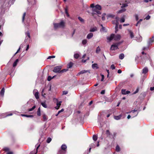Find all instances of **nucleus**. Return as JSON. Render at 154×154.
Instances as JSON below:
<instances>
[{
    "label": "nucleus",
    "instance_id": "obj_1",
    "mask_svg": "<svg viewBox=\"0 0 154 154\" xmlns=\"http://www.w3.org/2000/svg\"><path fill=\"white\" fill-rule=\"evenodd\" d=\"M121 38V35H115L114 34H112L109 36L108 37L107 39L109 42H110L112 40L116 41L119 40Z\"/></svg>",
    "mask_w": 154,
    "mask_h": 154
},
{
    "label": "nucleus",
    "instance_id": "obj_2",
    "mask_svg": "<svg viewBox=\"0 0 154 154\" xmlns=\"http://www.w3.org/2000/svg\"><path fill=\"white\" fill-rule=\"evenodd\" d=\"M54 27L55 29L59 28H63L65 26V23L63 21H61L59 23L54 24Z\"/></svg>",
    "mask_w": 154,
    "mask_h": 154
},
{
    "label": "nucleus",
    "instance_id": "obj_3",
    "mask_svg": "<svg viewBox=\"0 0 154 154\" xmlns=\"http://www.w3.org/2000/svg\"><path fill=\"white\" fill-rule=\"evenodd\" d=\"M116 20L113 21L112 23H115L116 24L115 26V32L116 33L117 31H118V26L119 24V18L118 17H116L115 18Z\"/></svg>",
    "mask_w": 154,
    "mask_h": 154
},
{
    "label": "nucleus",
    "instance_id": "obj_4",
    "mask_svg": "<svg viewBox=\"0 0 154 154\" xmlns=\"http://www.w3.org/2000/svg\"><path fill=\"white\" fill-rule=\"evenodd\" d=\"M62 68L61 66H59L54 67L53 72H54L60 73L61 69Z\"/></svg>",
    "mask_w": 154,
    "mask_h": 154
},
{
    "label": "nucleus",
    "instance_id": "obj_5",
    "mask_svg": "<svg viewBox=\"0 0 154 154\" xmlns=\"http://www.w3.org/2000/svg\"><path fill=\"white\" fill-rule=\"evenodd\" d=\"M128 6V5L126 4H122L121 6L122 9L120 10L117 12L118 14L122 13L125 12L126 11V9L124 8Z\"/></svg>",
    "mask_w": 154,
    "mask_h": 154
},
{
    "label": "nucleus",
    "instance_id": "obj_6",
    "mask_svg": "<svg viewBox=\"0 0 154 154\" xmlns=\"http://www.w3.org/2000/svg\"><path fill=\"white\" fill-rule=\"evenodd\" d=\"M101 8V6L99 5H97L95 6V8L93 9V11H94L96 12L97 14H100V12L97 9L100 10Z\"/></svg>",
    "mask_w": 154,
    "mask_h": 154
},
{
    "label": "nucleus",
    "instance_id": "obj_7",
    "mask_svg": "<svg viewBox=\"0 0 154 154\" xmlns=\"http://www.w3.org/2000/svg\"><path fill=\"white\" fill-rule=\"evenodd\" d=\"M131 116L132 118H134L137 116L138 114V112H137V110L135 109L131 111Z\"/></svg>",
    "mask_w": 154,
    "mask_h": 154
},
{
    "label": "nucleus",
    "instance_id": "obj_8",
    "mask_svg": "<svg viewBox=\"0 0 154 154\" xmlns=\"http://www.w3.org/2000/svg\"><path fill=\"white\" fill-rule=\"evenodd\" d=\"M33 94L37 99H38L39 98L38 95V92L36 90H34L33 91Z\"/></svg>",
    "mask_w": 154,
    "mask_h": 154
},
{
    "label": "nucleus",
    "instance_id": "obj_9",
    "mask_svg": "<svg viewBox=\"0 0 154 154\" xmlns=\"http://www.w3.org/2000/svg\"><path fill=\"white\" fill-rule=\"evenodd\" d=\"M99 146V142L98 141L97 145V146ZM96 143L95 142H94V143H91L90 145V147H91L92 148H94L96 147Z\"/></svg>",
    "mask_w": 154,
    "mask_h": 154
},
{
    "label": "nucleus",
    "instance_id": "obj_10",
    "mask_svg": "<svg viewBox=\"0 0 154 154\" xmlns=\"http://www.w3.org/2000/svg\"><path fill=\"white\" fill-rule=\"evenodd\" d=\"M118 48V45L114 44L112 45L110 49L111 50H116Z\"/></svg>",
    "mask_w": 154,
    "mask_h": 154
},
{
    "label": "nucleus",
    "instance_id": "obj_11",
    "mask_svg": "<svg viewBox=\"0 0 154 154\" xmlns=\"http://www.w3.org/2000/svg\"><path fill=\"white\" fill-rule=\"evenodd\" d=\"M121 92L124 95L128 94L130 93V91H126L125 89H122Z\"/></svg>",
    "mask_w": 154,
    "mask_h": 154
},
{
    "label": "nucleus",
    "instance_id": "obj_12",
    "mask_svg": "<svg viewBox=\"0 0 154 154\" xmlns=\"http://www.w3.org/2000/svg\"><path fill=\"white\" fill-rule=\"evenodd\" d=\"M5 92V89L4 87L2 89L0 92V94L1 96L3 97L4 96V93Z\"/></svg>",
    "mask_w": 154,
    "mask_h": 154
},
{
    "label": "nucleus",
    "instance_id": "obj_13",
    "mask_svg": "<svg viewBox=\"0 0 154 154\" xmlns=\"http://www.w3.org/2000/svg\"><path fill=\"white\" fill-rule=\"evenodd\" d=\"M97 30V28L96 27H91L90 29V32H94L96 31Z\"/></svg>",
    "mask_w": 154,
    "mask_h": 154
},
{
    "label": "nucleus",
    "instance_id": "obj_14",
    "mask_svg": "<svg viewBox=\"0 0 154 154\" xmlns=\"http://www.w3.org/2000/svg\"><path fill=\"white\" fill-rule=\"evenodd\" d=\"M89 72L88 70H82L80 72H79L77 75L78 76L80 74H84V73L87 72Z\"/></svg>",
    "mask_w": 154,
    "mask_h": 154
},
{
    "label": "nucleus",
    "instance_id": "obj_15",
    "mask_svg": "<svg viewBox=\"0 0 154 154\" xmlns=\"http://www.w3.org/2000/svg\"><path fill=\"white\" fill-rule=\"evenodd\" d=\"M31 39V37H26L24 42L25 43H27L30 42Z\"/></svg>",
    "mask_w": 154,
    "mask_h": 154
},
{
    "label": "nucleus",
    "instance_id": "obj_16",
    "mask_svg": "<svg viewBox=\"0 0 154 154\" xmlns=\"http://www.w3.org/2000/svg\"><path fill=\"white\" fill-rule=\"evenodd\" d=\"M128 31L129 34H130V37L131 38H133L134 36L133 32L131 30H129Z\"/></svg>",
    "mask_w": 154,
    "mask_h": 154
},
{
    "label": "nucleus",
    "instance_id": "obj_17",
    "mask_svg": "<svg viewBox=\"0 0 154 154\" xmlns=\"http://www.w3.org/2000/svg\"><path fill=\"white\" fill-rule=\"evenodd\" d=\"M148 72V69L146 67L144 68L143 69L142 73L143 74H146Z\"/></svg>",
    "mask_w": 154,
    "mask_h": 154
},
{
    "label": "nucleus",
    "instance_id": "obj_18",
    "mask_svg": "<svg viewBox=\"0 0 154 154\" xmlns=\"http://www.w3.org/2000/svg\"><path fill=\"white\" fill-rule=\"evenodd\" d=\"M93 33H90L87 35V38L88 39H89L91 38L93 36Z\"/></svg>",
    "mask_w": 154,
    "mask_h": 154
},
{
    "label": "nucleus",
    "instance_id": "obj_19",
    "mask_svg": "<svg viewBox=\"0 0 154 154\" xmlns=\"http://www.w3.org/2000/svg\"><path fill=\"white\" fill-rule=\"evenodd\" d=\"M154 42V36L152 37V38H150L149 41L148 43L150 44Z\"/></svg>",
    "mask_w": 154,
    "mask_h": 154
},
{
    "label": "nucleus",
    "instance_id": "obj_20",
    "mask_svg": "<svg viewBox=\"0 0 154 154\" xmlns=\"http://www.w3.org/2000/svg\"><path fill=\"white\" fill-rule=\"evenodd\" d=\"M122 117V115H120L118 116H116L114 117L115 119L116 120H118L121 119Z\"/></svg>",
    "mask_w": 154,
    "mask_h": 154
},
{
    "label": "nucleus",
    "instance_id": "obj_21",
    "mask_svg": "<svg viewBox=\"0 0 154 154\" xmlns=\"http://www.w3.org/2000/svg\"><path fill=\"white\" fill-rule=\"evenodd\" d=\"M21 115L22 116L26 117H27L33 118V115H29L26 114H21Z\"/></svg>",
    "mask_w": 154,
    "mask_h": 154
},
{
    "label": "nucleus",
    "instance_id": "obj_22",
    "mask_svg": "<svg viewBox=\"0 0 154 154\" xmlns=\"http://www.w3.org/2000/svg\"><path fill=\"white\" fill-rule=\"evenodd\" d=\"M42 116L44 121H46L48 120V118L47 116L45 114H43L42 115Z\"/></svg>",
    "mask_w": 154,
    "mask_h": 154
},
{
    "label": "nucleus",
    "instance_id": "obj_23",
    "mask_svg": "<svg viewBox=\"0 0 154 154\" xmlns=\"http://www.w3.org/2000/svg\"><path fill=\"white\" fill-rule=\"evenodd\" d=\"M97 64L96 63H94V64H93L92 66V68L94 69H98V66H97Z\"/></svg>",
    "mask_w": 154,
    "mask_h": 154
},
{
    "label": "nucleus",
    "instance_id": "obj_24",
    "mask_svg": "<svg viewBox=\"0 0 154 154\" xmlns=\"http://www.w3.org/2000/svg\"><path fill=\"white\" fill-rule=\"evenodd\" d=\"M124 54L123 53L120 54L119 56V58L121 60L123 59L124 58Z\"/></svg>",
    "mask_w": 154,
    "mask_h": 154
},
{
    "label": "nucleus",
    "instance_id": "obj_25",
    "mask_svg": "<svg viewBox=\"0 0 154 154\" xmlns=\"http://www.w3.org/2000/svg\"><path fill=\"white\" fill-rule=\"evenodd\" d=\"M73 65V63L72 62L69 63L67 66V68L68 69L71 68Z\"/></svg>",
    "mask_w": 154,
    "mask_h": 154
},
{
    "label": "nucleus",
    "instance_id": "obj_26",
    "mask_svg": "<svg viewBox=\"0 0 154 154\" xmlns=\"http://www.w3.org/2000/svg\"><path fill=\"white\" fill-rule=\"evenodd\" d=\"M40 146V145L39 144L38 146L36 148V152H35V151H32V152H31L30 154H36V153H37V149H38V148H39V147Z\"/></svg>",
    "mask_w": 154,
    "mask_h": 154
},
{
    "label": "nucleus",
    "instance_id": "obj_27",
    "mask_svg": "<svg viewBox=\"0 0 154 154\" xmlns=\"http://www.w3.org/2000/svg\"><path fill=\"white\" fill-rule=\"evenodd\" d=\"M67 146H66L65 144H63L61 146V148L62 149L65 150L66 149Z\"/></svg>",
    "mask_w": 154,
    "mask_h": 154
},
{
    "label": "nucleus",
    "instance_id": "obj_28",
    "mask_svg": "<svg viewBox=\"0 0 154 154\" xmlns=\"http://www.w3.org/2000/svg\"><path fill=\"white\" fill-rule=\"evenodd\" d=\"M105 99V101L106 102H111L112 101V100L110 98L106 97Z\"/></svg>",
    "mask_w": 154,
    "mask_h": 154
},
{
    "label": "nucleus",
    "instance_id": "obj_29",
    "mask_svg": "<svg viewBox=\"0 0 154 154\" xmlns=\"http://www.w3.org/2000/svg\"><path fill=\"white\" fill-rule=\"evenodd\" d=\"M19 61V60L18 59H17L15 61L14 63L13 64V66L15 67L16 66L17 63Z\"/></svg>",
    "mask_w": 154,
    "mask_h": 154
},
{
    "label": "nucleus",
    "instance_id": "obj_30",
    "mask_svg": "<svg viewBox=\"0 0 154 154\" xmlns=\"http://www.w3.org/2000/svg\"><path fill=\"white\" fill-rule=\"evenodd\" d=\"M37 115L38 116H40L41 115V110L40 107H39L38 109V110L37 111Z\"/></svg>",
    "mask_w": 154,
    "mask_h": 154
},
{
    "label": "nucleus",
    "instance_id": "obj_31",
    "mask_svg": "<svg viewBox=\"0 0 154 154\" xmlns=\"http://www.w3.org/2000/svg\"><path fill=\"white\" fill-rule=\"evenodd\" d=\"M41 104L45 108H47V106L45 102H42Z\"/></svg>",
    "mask_w": 154,
    "mask_h": 154
},
{
    "label": "nucleus",
    "instance_id": "obj_32",
    "mask_svg": "<svg viewBox=\"0 0 154 154\" xmlns=\"http://www.w3.org/2000/svg\"><path fill=\"white\" fill-rule=\"evenodd\" d=\"M100 51V48L99 46H98L96 48V52L97 53H98Z\"/></svg>",
    "mask_w": 154,
    "mask_h": 154
},
{
    "label": "nucleus",
    "instance_id": "obj_33",
    "mask_svg": "<svg viewBox=\"0 0 154 154\" xmlns=\"http://www.w3.org/2000/svg\"><path fill=\"white\" fill-rule=\"evenodd\" d=\"M26 37H31L29 31L26 32H25Z\"/></svg>",
    "mask_w": 154,
    "mask_h": 154
},
{
    "label": "nucleus",
    "instance_id": "obj_34",
    "mask_svg": "<svg viewBox=\"0 0 154 154\" xmlns=\"http://www.w3.org/2000/svg\"><path fill=\"white\" fill-rule=\"evenodd\" d=\"M97 135H94L93 136V139L94 141H96L97 140Z\"/></svg>",
    "mask_w": 154,
    "mask_h": 154
},
{
    "label": "nucleus",
    "instance_id": "obj_35",
    "mask_svg": "<svg viewBox=\"0 0 154 154\" xmlns=\"http://www.w3.org/2000/svg\"><path fill=\"white\" fill-rule=\"evenodd\" d=\"M116 151L118 152H119L120 151V148L119 145H117L116 146Z\"/></svg>",
    "mask_w": 154,
    "mask_h": 154
},
{
    "label": "nucleus",
    "instance_id": "obj_36",
    "mask_svg": "<svg viewBox=\"0 0 154 154\" xmlns=\"http://www.w3.org/2000/svg\"><path fill=\"white\" fill-rule=\"evenodd\" d=\"M35 106L34 105L31 108L29 109L28 110L29 112L31 111L34 110L35 108Z\"/></svg>",
    "mask_w": 154,
    "mask_h": 154
},
{
    "label": "nucleus",
    "instance_id": "obj_37",
    "mask_svg": "<svg viewBox=\"0 0 154 154\" xmlns=\"http://www.w3.org/2000/svg\"><path fill=\"white\" fill-rule=\"evenodd\" d=\"M78 18L79 20L82 23H84V19H82V18L79 17H78Z\"/></svg>",
    "mask_w": 154,
    "mask_h": 154
},
{
    "label": "nucleus",
    "instance_id": "obj_38",
    "mask_svg": "<svg viewBox=\"0 0 154 154\" xmlns=\"http://www.w3.org/2000/svg\"><path fill=\"white\" fill-rule=\"evenodd\" d=\"M139 15L138 14H135L134 15V16L136 20H138V19H139Z\"/></svg>",
    "mask_w": 154,
    "mask_h": 154
},
{
    "label": "nucleus",
    "instance_id": "obj_39",
    "mask_svg": "<svg viewBox=\"0 0 154 154\" xmlns=\"http://www.w3.org/2000/svg\"><path fill=\"white\" fill-rule=\"evenodd\" d=\"M106 15V14H103L102 15V19L103 20H105V17Z\"/></svg>",
    "mask_w": 154,
    "mask_h": 154
},
{
    "label": "nucleus",
    "instance_id": "obj_40",
    "mask_svg": "<svg viewBox=\"0 0 154 154\" xmlns=\"http://www.w3.org/2000/svg\"><path fill=\"white\" fill-rule=\"evenodd\" d=\"M51 140V139L50 137H48L47 140L46 142L48 143H49Z\"/></svg>",
    "mask_w": 154,
    "mask_h": 154
},
{
    "label": "nucleus",
    "instance_id": "obj_41",
    "mask_svg": "<svg viewBox=\"0 0 154 154\" xmlns=\"http://www.w3.org/2000/svg\"><path fill=\"white\" fill-rule=\"evenodd\" d=\"M74 56L75 58L77 59L79 57V54H74Z\"/></svg>",
    "mask_w": 154,
    "mask_h": 154
},
{
    "label": "nucleus",
    "instance_id": "obj_42",
    "mask_svg": "<svg viewBox=\"0 0 154 154\" xmlns=\"http://www.w3.org/2000/svg\"><path fill=\"white\" fill-rule=\"evenodd\" d=\"M68 70V69H64L60 71V73H62L64 72H66Z\"/></svg>",
    "mask_w": 154,
    "mask_h": 154
},
{
    "label": "nucleus",
    "instance_id": "obj_43",
    "mask_svg": "<svg viewBox=\"0 0 154 154\" xmlns=\"http://www.w3.org/2000/svg\"><path fill=\"white\" fill-rule=\"evenodd\" d=\"M101 26H102V28L100 29V31L101 32H105V27H103L102 25H101Z\"/></svg>",
    "mask_w": 154,
    "mask_h": 154
},
{
    "label": "nucleus",
    "instance_id": "obj_44",
    "mask_svg": "<svg viewBox=\"0 0 154 154\" xmlns=\"http://www.w3.org/2000/svg\"><path fill=\"white\" fill-rule=\"evenodd\" d=\"M125 21V19L124 17H122L120 20V21L121 23H123Z\"/></svg>",
    "mask_w": 154,
    "mask_h": 154
},
{
    "label": "nucleus",
    "instance_id": "obj_45",
    "mask_svg": "<svg viewBox=\"0 0 154 154\" xmlns=\"http://www.w3.org/2000/svg\"><path fill=\"white\" fill-rule=\"evenodd\" d=\"M61 103H62L61 101H58L57 102V106H60L61 105Z\"/></svg>",
    "mask_w": 154,
    "mask_h": 154
},
{
    "label": "nucleus",
    "instance_id": "obj_46",
    "mask_svg": "<svg viewBox=\"0 0 154 154\" xmlns=\"http://www.w3.org/2000/svg\"><path fill=\"white\" fill-rule=\"evenodd\" d=\"M107 17H108V18L109 17H115V15H113V14H109L108 16H107Z\"/></svg>",
    "mask_w": 154,
    "mask_h": 154
},
{
    "label": "nucleus",
    "instance_id": "obj_47",
    "mask_svg": "<svg viewBox=\"0 0 154 154\" xmlns=\"http://www.w3.org/2000/svg\"><path fill=\"white\" fill-rule=\"evenodd\" d=\"M87 42V40L86 39H85L82 41V44L83 45H85Z\"/></svg>",
    "mask_w": 154,
    "mask_h": 154
},
{
    "label": "nucleus",
    "instance_id": "obj_48",
    "mask_svg": "<svg viewBox=\"0 0 154 154\" xmlns=\"http://www.w3.org/2000/svg\"><path fill=\"white\" fill-rule=\"evenodd\" d=\"M26 13H23V17H22V21L23 22L24 21V18H25V17L26 16Z\"/></svg>",
    "mask_w": 154,
    "mask_h": 154
},
{
    "label": "nucleus",
    "instance_id": "obj_49",
    "mask_svg": "<svg viewBox=\"0 0 154 154\" xmlns=\"http://www.w3.org/2000/svg\"><path fill=\"white\" fill-rule=\"evenodd\" d=\"M139 91V89L138 88H137L136 89V90L133 93V94H136Z\"/></svg>",
    "mask_w": 154,
    "mask_h": 154
},
{
    "label": "nucleus",
    "instance_id": "obj_50",
    "mask_svg": "<svg viewBox=\"0 0 154 154\" xmlns=\"http://www.w3.org/2000/svg\"><path fill=\"white\" fill-rule=\"evenodd\" d=\"M106 134L108 135H111V133H110L109 131V130H106Z\"/></svg>",
    "mask_w": 154,
    "mask_h": 154
},
{
    "label": "nucleus",
    "instance_id": "obj_51",
    "mask_svg": "<svg viewBox=\"0 0 154 154\" xmlns=\"http://www.w3.org/2000/svg\"><path fill=\"white\" fill-rule=\"evenodd\" d=\"M110 68L112 69H115V66L114 64H112L110 66Z\"/></svg>",
    "mask_w": 154,
    "mask_h": 154
},
{
    "label": "nucleus",
    "instance_id": "obj_52",
    "mask_svg": "<svg viewBox=\"0 0 154 154\" xmlns=\"http://www.w3.org/2000/svg\"><path fill=\"white\" fill-rule=\"evenodd\" d=\"M100 75L102 77V79H101V81H103V80L104 79V75L103 74H101Z\"/></svg>",
    "mask_w": 154,
    "mask_h": 154
},
{
    "label": "nucleus",
    "instance_id": "obj_53",
    "mask_svg": "<svg viewBox=\"0 0 154 154\" xmlns=\"http://www.w3.org/2000/svg\"><path fill=\"white\" fill-rule=\"evenodd\" d=\"M68 93V91H63V95H66Z\"/></svg>",
    "mask_w": 154,
    "mask_h": 154
},
{
    "label": "nucleus",
    "instance_id": "obj_54",
    "mask_svg": "<svg viewBox=\"0 0 154 154\" xmlns=\"http://www.w3.org/2000/svg\"><path fill=\"white\" fill-rule=\"evenodd\" d=\"M150 18V16L148 15L146 17L145 19H146V20H148Z\"/></svg>",
    "mask_w": 154,
    "mask_h": 154
},
{
    "label": "nucleus",
    "instance_id": "obj_55",
    "mask_svg": "<svg viewBox=\"0 0 154 154\" xmlns=\"http://www.w3.org/2000/svg\"><path fill=\"white\" fill-rule=\"evenodd\" d=\"M7 114L5 116L6 117L12 116L13 114L11 113H7Z\"/></svg>",
    "mask_w": 154,
    "mask_h": 154
},
{
    "label": "nucleus",
    "instance_id": "obj_56",
    "mask_svg": "<svg viewBox=\"0 0 154 154\" xmlns=\"http://www.w3.org/2000/svg\"><path fill=\"white\" fill-rule=\"evenodd\" d=\"M20 47L17 50V51L16 52V53L14 54V55H15L16 54H17L19 51L20 50Z\"/></svg>",
    "mask_w": 154,
    "mask_h": 154
},
{
    "label": "nucleus",
    "instance_id": "obj_57",
    "mask_svg": "<svg viewBox=\"0 0 154 154\" xmlns=\"http://www.w3.org/2000/svg\"><path fill=\"white\" fill-rule=\"evenodd\" d=\"M105 90H102L100 92L101 94H105Z\"/></svg>",
    "mask_w": 154,
    "mask_h": 154
},
{
    "label": "nucleus",
    "instance_id": "obj_58",
    "mask_svg": "<svg viewBox=\"0 0 154 154\" xmlns=\"http://www.w3.org/2000/svg\"><path fill=\"white\" fill-rule=\"evenodd\" d=\"M4 151H8L9 150V148L7 147L5 148H4Z\"/></svg>",
    "mask_w": 154,
    "mask_h": 154
},
{
    "label": "nucleus",
    "instance_id": "obj_59",
    "mask_svg": "<svg viewBox=\"0 0 154 154\" xmlns=\"http://www.w3.org/2000/svg\"><path fill=\"white\" fill-rule=\"evenodd\" d=\"M64 111V109H62L60 110L58 112V114H59L61 112H63Z\"/></svg>",
    "mask_w": 154,
    "mask_h": 154
},
{
    "label": "nucleus",
    "instance_id": "obj_60",
    "mask_svg": "<svg viewBox=\"0 0 154 154\" xmlns=\"http://www.w3.org/2000/svg\"><path fill=\"white\" fill-rule=\"evenodd\" d=\"M55 57V56H50L48 57V59H50L51 58H54Z\"/></svg>",
    "mask_w": 154,
    "mask_h": 154
},
{
    "label": "nucleus",
    "instance_id": "obj_61",
    "mask_svg": "<svg viewBox=\"0 0 154 154\" xmlns=\"http://www.w3.org/2000/svg\"><path fill=\"white\" fill-rule=\"evenodd\" d=\"M53 100L54 102H57L58 101V99L56 98H54Z\"/></svg>",
    "mask_w": 154,
    "mask_h": 154
},
{
    "label": "nucleus",
    "instance_id": "obj_62",
    "mask_svg": "<svg viewBox=\"0 0 154 154\" xmlns=\"http://www.w3.org/2000/svg\"><path fill=\"white\" fill-rule=\"evenodd\" d=\"M51 79V77L50 76H49L48 78V81H50Z\"/></svg>",
    "mask_w": 154,
    "mask_h": 154
},
{
    "label": "nucleus",
    "instance_id": "obj_63",
    "mask_svg": "<svg viewBox=\"0 0 154 154\" xmlns=\"http://www.w3.org/2000/svg\"><path fill=\"white\" fill-rule=\"evenodd\" d=\"M29 45H27V46H26V51H28L29 49Z\"/></svg>",
    "mask_w": 154,
    "mask_h": 154
},
{
    "label": "nucleus",
    "instance_id": "obj_64",
    "mask_svg": "<svg viewBox=\"0 0 154 154\" xmlns=\"http://www.w3.org/2000/svg\"><path fill=\"white\" fill-rule=\"evenodd\" d=\"M7 154H13V152H8Z\"/></svg>",
    "mask_w": 154,
    "mask_h": 154
}]
</instances>
